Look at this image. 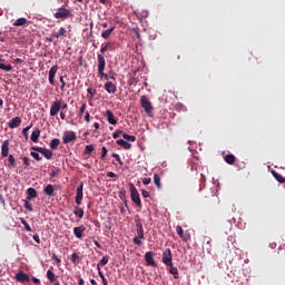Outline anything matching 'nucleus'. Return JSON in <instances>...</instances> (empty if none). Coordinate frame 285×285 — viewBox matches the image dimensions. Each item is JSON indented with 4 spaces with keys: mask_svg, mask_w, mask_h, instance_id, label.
<instances>
[{
    "mask_svg": "<svg viewBox=\"0 0 285 285\" xmlns=\"http://www.w3.org/2000/svg\"><path fill=\"white\" fill-rule=\"evenodd\" d=\"M136 234L132 242L137 246H141V239H144V224H141V220H136Z\"/></svg>",
    "mask_w": 285,
    "mask_h": 285,
    "instance_id": "f257e3e1",
    "label": "nucleus"
},
{
    "mask_svg": "<svg viewBox=\"0 0 285 285\" xmlns=\"http://www.w3.org/2000/svg\"><path fill=\"white\" fill-rule=\"evenodd\" d=\"M55 19H61L66 21V19H70L72 17V11L70 9H66L65 7H60L56 13H53Z\"/></svg>",
    "mask_w": 285,
    "mask_h": 285,
    "instance_id": "f03ea898",
    "label": "nucleus"
},
{
    "mask_svg": "<svg viewBox=\"0 0 285 285\" xmlns=\"http://www.w3.org/2000/svg\"><path fill=\"white\" fill-rule=\"evenodd\" d=\"M129 191L131 202L136 204L139 208H141V198L139 197V191L137 190V187H135L131 183L129 184Z\"/></svg>",
    "mask_w": 285,
    "mask_h": 285,
    "instance_id": "7ed1b4c3",
    "label": "nucleus"
},
{
    "mask_svg": "<svg viewBox=\"0 0 285 285\" xmlns=\"http://www.w3.org/2000/svg\"><path fill=\"white\" fill-rule=\"evenodd\" d=\"M31 150H35L36 153H40V155H43L46 159H52V150L43 148V147H31Z\"/></svg>",
    "mask_w": 285,
    "mask_h": 285,
    "instance_id": "20e7f679",
    "label": "nucleus"
},
{
    "mask_svg": "<svg viewBox=\"0 0 285 285\" xmlns=\"http://www.w3.org/2000/svg\"><path fill=\"white\" fill-rule=\"evenodd\" d=\"M141 107L144 108L145 112L150 115L153 112V104H150V100L146 98V96H141L140 98Z\"/></svg>",
    "mask_w": 285,
    "mask_h": 285,
    "instance_id": "39448f33",
    "label": "nucleus"
},
{
    "mask_svg": "<svg viewBox=\"0 0 285 285\" xmlns=\"http://www.w3.org/2000/svg\"><path fill=\"white\" fill-rule=\"evenodd\" d=\"M161 259H163V264H165V266H171L173 253L170 252V248H167L164 250Z\"/></svg>",
    "mask_w": 285,
    "mask_h": 285,
    "instance_id": "423d86ee",
    "label": "nucleus"
},
{
    "mask_svg": "<svg viewBox=\"0 0 285 285\" xmlns=\"http://www.w3.org/2000/svg\"><path fill=\"white\" fill-rule=\"evenodd\" d=\"M61 110V100H55L50 107V117H57Z\"/></svg>",
    "mask_w": 285,
    "mask_h": 285,
    "instance_id": "0eeeda50",
    "label": "nucleus"
},
{
    "mask_svg": "<svg viewBox=\"0 0 285 285\" xmlns=\"http://www.w3.org/2000/svg\"><path fill=\"white\" fill-rule=\"evenodd\" d=\"M63 144H70V141H77V134L75 131H66L62 136Z\"/></svg>",
    "mask_w": 285,
    "mask_h": 285,
    "instance_id": "6e6552de",
    "label": "nucleus"
},
{
    "mask_svg": "<svg viewBox=\"0 0 285 285\" xmlns=\"http://www.w3.org/2000/svg\"><path fill=\"white\" fill-rule=\"evenodd\" d=\"M145 262L147 266H151V268H157V263L155 262L153 252H147L145 254Z\"/></svg>",
    "mask_w": 285,
    "mask_h": 285,
    "instance_id": "1a4fd4ad",
    "label": "nucleus"
},
{
    "mask_svg": "<svg viewBox=\"0 0 285 285\" xmlns=\"http://www.w3.org/2000/svg\"><path fill=\"white\" fill-rule=\"evenodd\" d=\"M82 199H83V183H80V185L77 188V194H76L77 206H81Z\"/></svg>",
    "mask_w": 285,
    "mask_h": 285,
    "instance_id": "9d476101",
    "label": "nucleus"
},
{
    "mask_svg": "<svg viewBox=\"0 0 285 285\" xmlns=\"http://www.w3.org/2000/svg\"><path fill=\"white\" fill-rule=\"evenodd\" d=\"M106 70V57L104 53H98V72H105Z\"/></svg>",
    "mask_w": 285,
    "mask_h": 285,
    "instance_id": "9b49d317",
    "label": "nucleus"
},
{
    "mask_svg": "<svg viewBox=\"0 0 285 285\" xmlns=\"http://www.w3.org/2000/svg\"><path fill=\"white\" fill-rule=\"evenodd\" d=\"M58 70H59V66H57V65L51 67L50 70H49V83L51 86H55V77H57Z\"/></svg>",
    "mask_w": 285,
    "mask_h": 285,
    "instance_id": "f8f14e48",
    "label": "nucleus"
},
{
    "mask_svg": "<svg viewBox=\"0 0 285 285\" xmlns=\"http://www.w3.org/2000/svg\"><path fill=\"white\" fill-rule=\"evenodd\" d=\"M176 233H177V235H179V237L183 239V242H189L190 234L188 232H186L184 234V229L181 228V226L176 227Z\"/></svg>",
    "mask_w": 285,
    "mask_h": 285,
    "instance_id": "ddd939ff",
    "label": "nucleus"
},
{
    "mask_svg": "<svg viewBox=\"0 0 285 285\" xmlns=\"http://www.w3.org/2000/svg\"><path fill=\"white\" fill-rule=\"evenodd\" d=\"M105 90L108 95H115V92H117V85L112 83V81H107L105 83Z\"/></svg>",
    "mask_w": 285,
    "mask_h": 285,
    "instance_id": "4468645a",
    "label": "nucleus"
},
{
    "mask_svg": "<svg viewBox=\"0 0 285 285\" xmlns=\"http://www.w3.org/2000/svg\"><path fill=\"white\" fill-rule=\"evenodd\" d=\"M10 153V140H4L1 145V156L8 157Z\"/></svg>",
    "mask_w": 285,
    "mask_h": 285,
    "instance_id": "2eb2a0df",
    "label": "nucleus"
},
{
    "mask_svg": "<svg viewBox=\"0 0 285 285\" xmlns=\"http://www.w3.org/2000/svg\"><path fill=\"white\" fill-rule=\"evenodd\" d=\"M16 279L17 282H21L22 284H26L28 282H30V276H28V274L20 272L18 274H16Z\"/></svg>",
    "mask_w": 285,
    "mask_h": 285,
    "instance_id": "dca6fc26",
    "label": "nucleus"
},
{
    "mask_svg": "<svg viewBox=\"0 0 285 285\" xmlns=\"http://www.w3.org/2000/svg\"><path fill=\"white\" fill-rule=\"evenodd\" d=\"M9 128L14 129L21 126V117H14L8 122Z\"/></svg>",
    "mask_w": 285,
    "mask_h": 285,
    "instance_id": "f3484780",
    "label": "nucleus"
},
{
    "mask_svg": "<svg viewBox=\"0 0 285 285\" xmlns=\"http://www.w3.org/2000/svg\"><path fill=\"white\" fill-rule=\"evenodd\" d=\"M105 117H107L108 124H110L111 126H117V120L115 119V114H112L111 110H107L105 112Z\"/></svg>",
    "mask_w": 285,
    "mask_h": 285,
    "instance_id": "a211bd4d",
    "label": "nucleus"
},
{
    "mask_svg": "<svg viewBox=\"0 0 285 285\" xmlns=\"http://www.w3.org/2000/svg\"><path fill=\"white\" fill-rule=\"evenodd\" d=\"M86 230V227L79 226L73 228V235L77 237V239H81L83 237V233Z\"/></svg>",
    "mask_w": 285,
    "mask_h": 285,
    "instance_id": "6ab92c4d",
    "label": "nucleus"
},
{
    "mask_svg": "<svg viewBox=\"0 0 285 285\" xmlns=\"http://www.w3.org/2000/svg\"><path fill=\"white\" fill-rule=\"evenodd\" d=\"M38 195H37V189L30 187L27 189V200L30 202L32 199H37Z\"/></svg>",
    "mask_w": 285,
    "mask_h": 285,
    "instance_id": "aec40b11",
    "label": "nucleus"
},
{
    "mask_svg": "<svg viewBox=\"0 0 285 285\" xmlns=\"http://www.w3.org/2000/svg\"><path fill=\"white\" fill-rule=\"evenodd\" d=\"M112 50H115V43L106 42V45L100 49V55H106V52L112 51Z\"/></svg>",
    "mask_w": 285,
    "mask_h": 285,
    "instance_id": "412c9836",
    "label": "nucleus"
},
{
    "mask_svg": "<svg viewBox=\"0 0 285 285\" xmlns=\"http://www.w3.org/2000/svg\"><path fill=\"white\" fill-rule=\"evenodd\" d=\"M39 137H41V130L39 128H35L31 134V141H33V144H39Z\"/></svg>",
    "mask_w": 285,
    "mask_h": 285,
    "instance_id": "4be33fe9",
    "label": "nucleus"
},
{
    "mask_svg": "<svg viewBox=\"0 0 285 285\" xmlns=\"http://www.w3.org/2000/svg\"><path fill=\"white\" fill-rule=\"evenodd\" d=\"M116 144H117L118 146H121L125 150H130V148H132V145H130V142H128V141H126V140H124V139H118V140L116 141Z\"/></svg>",
    "mask_w": 285,
    "mask_h": 285,
    "instance_id": "5701e85b",
    "label": "nucleus"
},
{
    "mask_svg": "<svg viewBox=\"0 0 285 285\" xmlns=\"http://www.w3.org/2000/svg\"><path fill=\"white\" fill-rule=\"evenodd\" d=\"M43 193L47 195V197H55V187L52 185H47Z\"/></svg>",
    "mask_w": 285,
    "mask_h": 285,
    "instance_id": "b1692460",
    "label": "nucleus"
},
{
    "mask_svg": "<svg viewBox=\"0 0 285 285\" xmlns=\"http://www.w3.org/2000/svg\"><path fill=\"white\" fill-rule=\"evenodd\" d=\"M167 267L169 268L170 275H174L175 279H179V269L177 267L173 266V263H171V265H167Z\"/></svg>",
    "mask_w": 285,
    "mask_h": 285,
    "instance_id": "393cba45",
    "label": "nucleus"
},
{
    "mask_svg": "<svg viewBox=\"0 0 285 285\" xmlns=\"http://www.w3.org/2000/svg\"><path fill=\"white\" fill-rule=\"evenodd\" d=\"M67 32H68V31L66 30V28H65V27H61L58 32H53V33H52V37H53L55 39H60V37H66V33H67Z\"/></svg>",
    "mask_w": 285,
    "mask_h": 285,
    "instance_id": "a878e982",
    "label": "nucleus"
},
{
    "mask_svg": "<svg viewBox=\"0 0 285 285\" xmlns=\"http://www.w3.org/2000/svg\"><path fill=\"white\" fill-rule=\"evenodd\" d=\"M26 23H28V19H26V18H19V19H17V20L13 22V26H14L16 28H19V27H21V26H26Z\"/></svg>",
    "mask_w": 285,
    "mask_h": 285,
    "instance_id": "bb28decb",
    "label": "nucleus"
},
{
    "mask_svg": "<svg viewBox=\"0 0 285 285\" xmlns=\"http://www.w3.org/2000/svg\"><path fill=\"white\" fill-rule=\"evenodd\" d=\"M112 32H115V27H111L110 29L102 31L101 32L102 39H109L110 35H112Z\"/></svg>",
    "mask_w": 285,
    "mask_h": 285,
    "instance_id": "cd10ccee",
    "label": "nucleus"
},
{
    "mask_svg": "<svg viewBox=\"0 0 285 285\" xmlns=\"http://www.w3.org/2000/svg\"><path fill=\"white\" fill-rule=\"evenodd\" d=\"M59 144H61V140H59V138H53L50 141V149L51 150H57V148H59Z\"/></svg>",
    "mask_w": 285,
    "mask_h": 285,
    "instance_id": "c85d7f7f",
    "label": "nucleus"
},
{
    "mask_svg": "<svg viewBox=\"0 0 285 285\" xmlns=\"http://www.w3.org/2000/svg\"><path fill=\"white\" fill-rule=\"evenodd\" d=\"M235 155L229 154L225 156V161L226 164H228L229 166H233V164H235Z\"/></svg>",
    "mask_w": 285,
    "mask_h": 285,
    "instance_id": "c756f323",
    "label": "nucleus"
},
{
    "mask_svg": "<svg viewBox=\"0 0 285 285\" xmlns=\"http://www.w3.org/2000/svg\"><path fill=\"white\" fill-rule=\"evenodd\" d=\"M49 175L52 178H57V177H59V175H61V169H58V168L53 167V168L50 169Z\"/></svg>",
    "mask_w": 285,
    "mask_h": 285,
    "instance_id": "7c9ffc66",
    "label": "nucleus"
},
{
    "mask_svg": "<svg viewBox=\"0 0 285 285\" xmlns=\"http://www.w3.org/2000/svg\"><path fill=\"white\" fill-rule=\"evenodd\" d=\"M47 278L49 279L50 284H55V279H57V276L51 269L47 271Z\"/></svg>",
    "mask_w": 285,
    "mask_h": 285,
    "instance_id": "2f4dec72",
    "label": "nucleus"
},
{
    "mask_svg": "<svg viewBox=\"0 0 285 285\" xmlns=\"http://www.w3.org/2000/svg\"><path fill=\"white\" fill-rule=\"evenodd\" d=\"M73 215L79 217V219H83V209L81 207H75Z\"/></svg>",
    "mask_w": 285,
    "mask_h": 285,
    "instance_id": "473e14b6",
    "label": "nucleus"
},
{
    "mask_svg": "<svg viewBox=\"0 0 285 285\" xmlns=\"http://www.w3.org/2000/svg\"><path fill=\"white\" fill-rule=\"evenodd\" d=\"M119 199H121V202L125 203V205L127 206L128 200L126 198V189H120L119 194H118Z\"/></svg>",
    "mask_w": 285,
    "mask_h": 285,
    "instance_id": "72a5a7b5",
    "label": "nucleus"
},
{
    "mask_svg": "<svg viewBox=\"0 0 285 285\" xmlns=\"http://www.w3.org/2000/svg\"><path fill=\"white\" fill-rule=\"evenodd\" d=\"M20 222L22 226H24V229L27 230V233H32V227H30V225L28 224V222H26V219L20 218Z\"/></svg>",
    "mask_w": 285,
    "mask_h": 285,
    "instance_id": "f704fd0d",
    "label": "nucleus"
},
{
    "mask_svg": "<svg viewBox=\"0 0 285 285\" xmlns=\"http://www.w3.org/2000/svg\"><path fill=\"white\" fill-rule=\"evenodd\" d=\"M0 70H4V72H10V70H12V65H4L0 62Z\"/></svg>",
    "mask_w": 285,
    "mask_h": 285,
    "instance_id": "c9c22d12",
    "label": "nucleus"
},
{
    "mask_svg": "<svg viewBox=\"0 0 285 285\" xmlns=\"http://www.w3.org/2000/svg\"><path fill=\"white\" fill-rule=\"evenodd\" d=\"M108 256H104L102 259L99 261L97 268L99 271V266H106V264H108Z\"/></svg>",
    "mask_w": 285,
    "mask_h": 285,
    "instance_id": "e433bc0d",
    "label": "nucleus"
},
{
    "mask_svg": "<svg viewBox=\"0 0 285 285\" xmlns=\"http://www.w3.org/2000/svg\"><path fill=\"white\" fill-rule=\"evenodd\" d=\"M122 138L126 139V141H137V137L130 136L128 134H122Z\"/></svg>",
    "mask_w": 285,
    "mask_h": 285,
    "instance_id": "4c0bfd02",
    "label": "nucleus"
},
{
    "mask_svg": "<svg viewBox=\"0 0 285 285\" xmlns=\"http://www.w3.org/2000/svg\"><path fill=\"white\" fill-rule=\"evenodd\" d=\"M23 206L26 208V210H29V213H32V204H30V202L27 200H23Z\"/></svg>",
    "mask_w": 285,
    "mask_h": 285,
    "instance_id": "58836bf2",
    "label": "nucleus"
},
{
    "mask_svg": "<svg viewBox=\"0 0 285 285\" xmlns=\"http://www.w3.org/2000/svg\"><path fill=\"white\" fill-rule=\"evenodd\" d=\"M88 95H90V99H92L95 97V95H97V89L89 87L87 89Z\"/></svg>",
    "mask_w": 285,
    "mask_h": 285,
    "instance_id": "ea45409f",
    "label": "nucleus"
},
{
    "mask_svg": "<svg viewBox=\"0 0 285 285\" xmlns=\"http://www.w3.org/2000/svg\"><path fill=\"white\" fill-rule=\"evenodd\" d=\"M92 150H95V146L87 145L85 148V155H90V153H92Z\"/></svg>",
    "mask_w": 285,
    "mask_h": 285,
    "instance_id": "a19ab883",
    "label": "nucleus"
},
{
    "mask_svg": "<svg viewBox=\"0 0 285 285\" xmlns=\"http://www.w3.org/2000/svg\"><path fill=\"white\" fill-rule=\"evenodd\" d=\"M30 128H32V125H30V126H27V127H24L23 129H22V135H23V137L26 138V140H28V130H30Z\"/></svg>",
    "mask_w": 285,
    "mask_h": 285,
    "instance_id": "79ce46f5",
    "label": "nucleus"
},
{
    "mask_svg": "<svg viewBox=\"0 0 285 285\" xmlns=\"http://www.w3.org/2000/svg\"><path fill=\"white\" fill-rule=\"evenodd\" d=\"M30 155L33 157V159H36V161H41V156H39V153L31 151Z\"/></svg>",
    "mask_w": 285,
    "mask_h": 285,
    "instance_id": "37998d69",
    "label": "nucleus"
},
{
    "mask_svg": "<svg viewBox=\"0 0 285 285\" xmlns=\"http://www.w3.org/2000/svg\"><path fill=\"white\" fill-rule=\"evenodd\" d=\"M100 78H104L106 81H110V76L104 71L98 72Z\"/></svg>",
    "mask_w": 285,
    "mask_h": 285,
    "instance_id": "c03bdc74",
    "label": "nucleus"
},
{
    "mask_svg": "<svg viewBox=\"0 0 285 285\" xmlns=\"http://www.w3.org/2000/svg\"><path fill=\"white\" fill-rule=\"evenodd\" d=\"M124 135V131L120 129H117L114 134H112V138L114 139H119V136Z\"/></svg>",
    "mask_w": 285,
    "mask_h": 285,
    "instance_id": "a18cd8bd",
    "label": "nucleus"
},
{
    "mask_svg": "<svg viewBox=\"0 0 285 285\" xmlns=\"http://www.w3.org/2000/svg\"><path fill=\"white\" fill-rule=\"evenodd\" d=\"M8 161L12 166H17V160L14 159V156H12V155H9Z\"/></svg>",
    "mask_w": 285,
    "mask_h": 285,
    "instance_id": "49530a36",
    "label": "nucleus"
},
{
    "mask_svg": "<svg viewBox=\"0 0 285 285\" xmlns=\"http://www.w3.org/2000/svg\"><path fill=\"white\" fill-rule=\"evenodd\" d=\"M86 108H87V105L82 104V106L79 109V117H81L83 115V112H86Z\"/></svg>",
    "mask_w": 285,
    "mask_h": 285,
    "instance_id": "de8ad7c7",
    "label": "nucleus"
},
{
    "mask_svg": "<svg viewBox=\"0 0 285 285\" xmlns=\"http://www.w3.org/2000/svg\"><path fill=\"white\" fill-rule=\"evenodd\" d=\"M101 156H100V159H105L106 155H108V149L106 147H102L101 148Z\"/></svg>",
    "mask_w": 285,
    "mask_h": 285,
    "instance_id": "09e8293b",
    "label": "nucleus"
},
{
    "mask_svg": "<svg viewBox=\"0 0 285 285\" xmlns=\"http://www.w3.org/2000/svg\"><path fill=\"white\" fill-rule=\"evenodd\" d=\"M108 76L112 81H117V73H115V71H109Z\"/></svg>",
    "mask_w": 285,
    "mask_h": 285,
    "instance_id": "8fccbe9b",
    "label": "nucleus"
},
{
    "mask_svg": "<svg viewBox=\"0 0 285 285\" xmlns=\"http://www.w3.org/2000/svg\"><path fill=\"white\" fill-rule=\"evenodd\" d=\"M60 83H61L60 90H66V80H63L62 76L60 77Z\"/></svg>",
    "mask_w": 285,
    "mask_h": 285,
    "instance_id": "3c124183",
    "label": "nucleus"
},
{
    "mask_svg": "<svg viewBox=\"0 0 285 285\" xmlns=\"http://www.w3.org/2000/svg\"><path fill=\"white\" fill-rule=\"evenodd\" d=\"M114 159H116V161H118V164H120V166L124 164L121 163V158L119 157V154H112Z\"/></svg>",
    "mask_w": 285,
    "mask_h": 285,
    "instance_id": "603ef678",
    "label": "nucleus"
},
{
    "mask_svg": "<svg viewBox=\"0 0 285 285\" xmlns=\"http://www.w3.org/2000/svg\"><path fill=\"white\" fill-rule=\"evenodd\" d=\"M272 175L273 177H275V179H284V177H282L279 174H277V171L272 170Z\"/></svg>",
    "mask_w": 285,
    "mask_h": 285,
    "instance_id": "864d4df0",
    "label": "nucleus"
},
{
    "mask_svg": "<svg viewBox=\"0 0 285 285\" xmlns=\"http://www.w3.org/2000/svg\"><path fill=\"white\" fill-rule=\"evenodd\" d=\"M77 259H79V256L77 254H71V262L72 264H77Z\"/></svg>",
    "mask_w": 285,
    "mask_h": 285,
    "instance_id": "5fc2aeb1",
    "label": "nucleus"
},
{
    "mask_svg": "<svg viewBox=\"0 0 285 285\" xmlns=\"http://www.w3.org/2000/svg\"><path fill=\"white\" fill-rule=\"evenodd\" d=\"M51 258L56 262V264H61V259L57 256V254H52Z\"/></svg>",
    "mask_w": 285,
    "mask_h": 285,
    "instance_id": "6e6d98bb",
    "label": "nucleus"
},
{
    "mask_svg": "<svg viewBox=\"0 0 285 285\" xmlns=\"http://www.w3.org/2000/svg\"><path fill=\"white\" fill-rule=\"evenodd\" d=\"M85 121H86L87 124L90 122V112H89V111H86V114H85Z\"/></svg>",
    "mask_w": 285,
    "mask_h": 285,
    "instance_id": "4d7b16f0",
    "label": "nucleus"
},
{
    "mask_svg": "<svg viewBox=\"0 0 285 285\" xmlns=\"http://www.w3.org/2000/svg\"><path fill=\"white\" fill-rule=\"evenodd\" d=\"M141 195H142V197H145V198L150 197V193H148V190H146V189H142V190H141Z\"/></svg>",
    "mask_w": 285,
    "mask_h": 285,
    "instance_id": "13d9d810",
    "label": "nucleus"
},
{
    "mask_svg": "<svg viewBox=\"0 0 285 285\" xmlns=\"http://www.w3.org/2000/svg\"><path fill=\"white\" fill-rule=\"evenodd\" d=\"M154 184L157 186V188H161V179H155Z\"/></svg>",
    "mask_w": 285,
    "mask_h": 285,
    "instance_id": "bf43d9fd",
    "label": "nucleus"
},
{
    "mask_svg": "<svg viewBox=\"0 0 285 285\" xmlns=\"http://www.w3.org/2000/svg\"><path fill=\"white\" fill-rule=\"evenodd\" d=\"M24 166H30V159L28 157L22 158Z\"/></svg>",
    "mask_w": 285,
    "mask_h": 285,
    "instance_id": "052dcab7",
    "label": "nucleus"
},
{
    "mask_svg": "<svg viewBox=\"0 0 285 285\" xmlns=\"http://www.w3.org/2000/svg\"><path fill=\"white\" fill-rule=\"evenodd\" d=\"M33 239L37 244H41V238L39 237V235H33Z\"/></svg>",
    "mask_w": 285,
    "mask_h": 285,
    "instance_id": "680f3d73",
    "label": "nucleus"
},
{
    "mask_svg": "<svg viewBox=\"0 0 285 285\" xmlns=\"http://www.w3.org/2000/svg\"><path fill=\"white\" fill-rule=\"evenodd\" d=\"M32 282L36 283V284H41V281L37 277H32Z\"/></svg>",
    "mask_w": 285,
    "mask_h": 285,
    "instance_id": "e2e57ef3",
    "label": "nucleus"
},
{
    "mask_svg": "<svg viewBox=\"0 0 285 285\" xmlns=\"http://www.w3.org/2000/svg\"><path fill=\"white\" fill-rule=\"evenodd\" d=\"M66 108H68V104L67 102H61V110H66Z\"/></svg>",
    "mask_w": 285,
    "mask_h": 285,
    "instance_id": "0e129e2a",
    "label": "nucleus"
},
{
    "mask_svg": "<svg viewBox=\"0 0 285 285\" xmlns=\"http://www.w3.org/2000/svg\"><path fill=\"white\" fill-rule=\"evenodd\" d=\"M101 282H102L104 285H108V279L106 278V276H104V277L101 278Z\"/></svg>",
    "mask_w": 285,
    "mask_h": 285,
    "instance_id": "69168bd1",
    "label": "nucleus"
},
{
    "mask_svg": "<svg viewBox=\"0 0 285 285\" xmlns=\"http://www.w3.org/2000/svg\"><path fill=\"white\" fill-rule=\"evenodd\" d=\"M142 184H144L145 186H148V184H150V179H142Z\"/></svg>",
    "mask_w": 285,
    "mask_h": 285,
    "instance_id": "338daca9",
    "label": "nucleus"
},
{
    "mask_svg": "<svg viewBox=\"0 0 285 285\" xmlns=\"http://www.w3.org/2000/svg\"><path fill=\"white\" fill-rule=\"evenodd\" d=\"M107 177H115V173L112 171L107 173Z\"/></svg>",
    "mask_w": 285,
    "mask_h": 285,
    "instance_id": "774afa93",
    "label": "nucleus"
}]
</instances>
